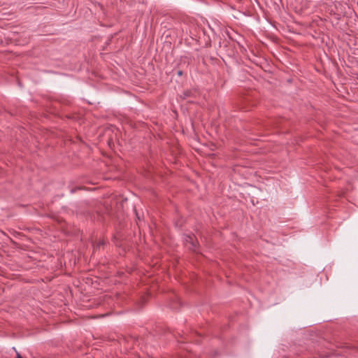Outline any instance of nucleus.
Listing matches in <instances>:
<instances>
[{
  "label": "nucleus",
  "mask_w": 358,
  "mask_h": 358,
  "mask_svg": "<svg viewBox=\"0 0 358 358\" xmlns=\"http://www.w3.org/2000/svg\"><path fill=\"white\" fill-rule=\"evenodd\" d=\"M254 105L249 96H244L241 100V108L248 110Z\"/></svg>",
  "instance_id": "f257e3e1"
},
{
  "label": "nucleus",
  "mask_w": 358,
  "mask_h": 358,
  "mask_svg": "<svg viewBox=\"0 0 358 358\" xmlns=\"http://www.w3.org/2000/svg\"><path fill=\"white\" fill-rule=\"evenodd\" d=\"M101 244L103 245V241L100 242L99 245H101Z\"/></svg>",
  "instance_id": "0eeeda50"
},
{
  "label": "nucleus",
  "mask_w": 358,
  "mask_h": 358,
  "mask_svg": "<svg viewBox=\"0 0 358 358\" xmlns=\"http://www.w3.org/2000/svg\"><path fill=\"white\" fill-rule=\"evenodd\" d=\"M194 92H192L191 90H186L184 91L182 94L181 95V97L183 99H186L187 97H190L194 96Z\"/></svg>",
  "instance_id": "f03ea898"
},
{
  "label": "nucleus",
  "mask_w": 358,
  "mask_h": 358,
  "mask_svg": "<svg viewBox=\"0 0 358 358\" xmlns=\"http://www.w3.org/2000/svg\"><path fill=\"white\" fill-rule=\"evenodd\" d=\"M171 308L175 309V308H176V306H175V305L173 304V305H171Z\"/></svg>",
  "instance_id": "39448f33"
},
{
  "label": "nucleus",
  "mask_w": 358,
  "mask_h": 358,
  "mask_svg": "<svg viewBox=\"0 0 358 358\" xmlns=\"http://www.w3.org/2000/svg\"><path fill=\"white\" fill-rule=\"evenodd\" d=\"M194 334L195 335H196V336H200V334H197V333H196V332H194Z\"/></svg>",
  "instance_id": "6e6552de"
},
{
  "label": "nucleus",
  "mask_w": 358,
  "mask_h": 358,
  "mask_svg": "<svg viewBox=\"0 0 358 358\" xmlns=\"http://www.w3.org/2000/svg\"><path fill=\"white\" fill-rule=\"evenodd\" d=\"M357 79H358V74H357Z\"/></svg>",
  "instance_id": "1a4fd4ad"
},
{
  "label": "nucleus",
  "mask_w": 358,
  "mask_h": 358,
  "mask_svg": "<svg viewBox=\"0 0 358 358\" xmlns=\"http://www.w3.org/2000/svg\"><path fill=\"white\" fill-rule=\"evenodd\" d=\"M188 238L189 239V242L192 244V247L190 248L191 250H195V248L196 247V242L194 241L193 238L191 236H189Z\"/></svg>",
  "instance_id": "7ed1b4c3"
},
{
  "label": "nucleus",
  "mask_w": 358,
  "mask_h": 358,
  "mask_svg": "<svg viewBox=\"0 0 358 358\" xmlns=\"http://www.w3.org/2000/svg\"><path fill=\"white\" fill-rule=\"evenodd\" d=\"M16 358H22V357L18 352H17Z\"/></svg>",
  "instance_id": "20e7f679"
},
{
  "label": "nucleus",
  "mask_w": 358,
  "mask_h": 358,
  "mask_svg": "<svg viewBox=\"0 0 358 358\" xmlns=\"http://www.w3.org/2000/svg\"><path fill=\"white\" fill-rule=\"evenodd\" d=\"M178 75H182V71H179L178 72Z\"/></svg>",
  "instance_id": "423d86ee"
}]
</instances>
